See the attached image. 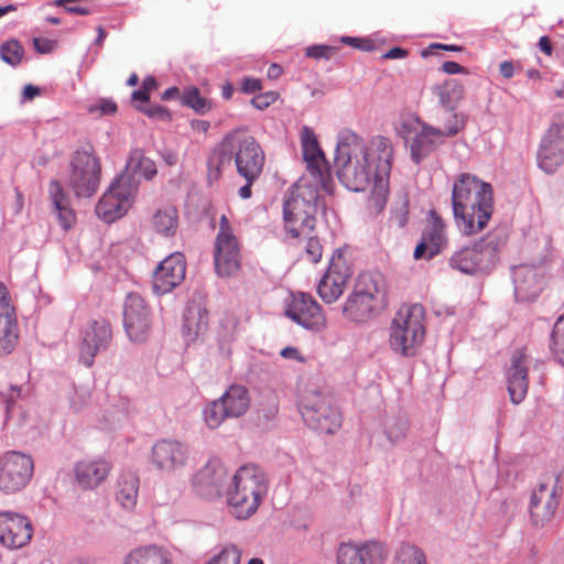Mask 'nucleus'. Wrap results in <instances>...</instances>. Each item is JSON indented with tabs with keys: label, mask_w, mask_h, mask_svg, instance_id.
<instances>
[{
	"label": "nucleus",
	"mask_w": 564,
	"mask_h": 564,
	"mask_svg": "<svg viewBox=\"0 0 564 564\" xmlns=\"http://www.w3.org/2000/svg\"><path fill=\"white\" fill-rule=\"evenodd\" d=\"M279 98V93L276 91H267V93H261V94H258L256 95L252 99H251V105L259 109V110H264L267 109L268 107H270L272 104H274Z\"/></svg>",
	"instance_id": "obj_50"
},
{
	"label": "nucleus",
	"mask_w": 564,
	"mask_h": 564,
	"mask_svg": "<svg viewBox=\"0 0 564 564\" xmlns=\"http://www.w3.org/2000/svg\"><path fill=\"white\" fill-rule=\"evenodd\" d=\"M127 170L140 173L147 180H151L158 173L154 161L145 156L141 149H134L131 151L127 163Z\"/></svg>",
	"instance_id": "obj_39"
},
{
	"label": "nucleus",
	"mask_w": 564,
	"mask_h": 564,
	"mask_svg": "<svg viewBox=\"0 0 564 564\" xmlns=\"http://www.w3.org/2000/svg\"><path fill=\"white\" fill-rule=\"evenodd\" d=\"M446 225L435 210L430 212V221L423 232V239L430 243V257H434L447 243Z\"/></svg>",
	"instance_id": "obj_33"
},
{
	"label": "nucleus",
	"mask_w": 564,
	"mask_h": 564,
	"mask_svg": "<svg viewBox=\"0 0 564 564\" xmlns=\"http://www.w3.org/2000/svg\"><path fill=\"white\" fill-rule=\"evenodd\" d=\"M111 469L112 465L106 458H85L76 463L74 474L77 485L84 490H90L99 487Z\"/></svg>",
	"instance_id": "obj_28"
},
{
	"label": "nucleus",
	"mask_w": 564,
	"mask_h": 564,
	"mask_svg": "<svg viewBox=\"0 0 564 564\" xmlns=\"http://www.w3.org/2000/svg\"><path fill=\"white\" fill-rule=\"evenodd\" d=\"M226 477V470L221 465L208 463L194 476L193 488L204 499H217L221 496Z\"/></svg>",
	"instance_id": "obj_29"
},
{
	"label": "nucleus",
	"mask_w": 564,
	"mask_h": 564,
	"mask_svg": "<svg viewBox=\"0 0 564 564\" xmlns=\"http://www.w3.org/2000/svg\"><path fill=\"white\" fill-rule=\"evenodd\" d=\"M221 152L235 159L237 172L245 180H257L264 164V154L257 140L245 129L228 133L221 142Z\"/></svg>",
	"instance_id": "obj_8"
},
{
	"label": "nucleus",
	"mask_w": 564,
	"mask_h": 564,
	"mask_svg": "<svg viewBox=\"0 0 564 564\" xmlns=\"http://www.w3.org/2000/svg\"><path fill=\"white\" fill-rule=\"evenodd\" d=\"M152 228L155 232L172 237L178 228V212L176 207L166 205L158 208L151 218Z\"/></svg>",
	"instance_id": "obj_34"
},
{
	"label": "nucleus",
	"mask_w": 564,
	"mask_h": 564,
	"mask_svg": "<svg viewBox=\"0 0 564 564\" xmlns=\"http://www.w3.org/2000/svg\"><path fill=\"white\" fill-rule=\"evenodd\" d=\"M90 400V391L85 388L76 389L75 395L72 398L70 405L75 411L85 408Z\"/></svg>",
	"instance_id": "obj_52"
},
{
	"label": "nucleus",
	"mask_w": 564,
	"mask_h": 564,
	"mask_svg": "<svg viewBox=\"0 0 564 564\" xmlns=\"http://www.w3.org/2000/svg\"><path fill=\"white\" fill-rule=\"evenodd\" d=\"M100 182V164L88 151H77L72 160L69 185L78 197L94 195Z\"/></svg>",
	"instance_id": "obj_15"
},
{
	"label": "nucleus",
	"mask_w": 564,
	"mask_h": 564,
	"mask_svg": "<svg viewBox=\"0 0 564 564\" xmlns=\"http://www.w3.org/2000/svg\"><path fill=\"white\" fill-rule=\"evenodd\" d=\"M425 254H427L429 259L432 258L430 257V243L422 238V241L416 246L414 250L413 257L416 260H419L423 258Z\"/></svg>",
	"instance_id": "obj_59"
},
{
	"label": "nucleus",
	"mask_w": 564,
	"mask_h": 564,
	"mask_svg": "<svg viewBox=\"0 0 564 564\" xmlns=\"http://www.w3.org/2000/svg\"><path fill=\"white\" fill-rule=\"evenodd\" d=\"M262 80L254 77H243L240 83V90L243 94H254L262 90Z\"/></svg>",
	"instance_id": "obj_54"
},
{
	"label": "nucleus",
	"mask_w": 564,
	"mask_h": 564,
	"mask_svg": "<svg viewBox=\"0 0 564 564\" xmlns=\"http://www.w3.org/2000/svg\"><path fill=\"white\" fill-rule=\"evenodd\" d=\"M138 109L152 119H156L163 122H170L172 120L171 112L165 107L160 105L142 106L138 107Z\"/></svg>",
	"instance_id": "obj_47"
},
{
	"label": "nucleus",
	"mask_w": 564,
	"mask_h": 564,
	"mask_svg": "<svg viewBox=\"0 0 564 564\" xmlns=\"http://www.w3.org/2000/svg\"><path fill=\"white\" fill-rule=\"evenodd\" d=\"M186 264L182 253L175 252L165 258L153 274V291L165 294L180 285L185 278Z\"/></svg>",
	"instance_id": "obj_27"
},
{
	"label": "nucleus",
	"mask_w": 564,
	"mask_h": 564,
	"mask_svg": "<svg viewBox=\"0 0 564 564\" xmlns=\"http://www.w3.org/2000/svg\"><path fill=\"white\" fill-rule=\"evenodd\" d=\"M392 156V143L388 138L377 135L365 143L356 133L347 132L336 147L337 177L354 192H364L372 186L370 202L380 212L389 193Z\"/></svg>",
	"instance_id": "obj_1"
},
{
	"label": "nucleus",
	"mask_w": 564,
	"mask_h": 564,
	"mask_svg": "<svg viewBox=\"0 0 564 564\" xmlns=\"http://www.w3.org/2000/svg\"><path fill=\"white\" fill-rule=\"evenodd\" d=\"M95 109L99 110L101 115H112L117 111V105L111 99H101Z\"/></svg>",
	"instance_id": "obj_56"
},
{
	"label": "nucleus",
	"mask_w": 564,
	"mask_h": 564,
	"mask_svg": "<svg viewBox=\"0 0 564 564\" xmlns=\"http://www.w3.org/2000/svg\"><path fill=\"white\" fill-rule=\"evenodd\" d=\"M23 54L24 50L17 40H9L0 46L1 59L11 66L19 65L22 61Z\"/></svg>",
	"instance_id": "obj_44"
},
{
	"label": "nucleus",
	"mask_w": 564,
	"mask_h": 564,
	"mask_svg": "<svg viewBox=\"0 0 564 564\" xmlns=\"http://www.w3.org/2000/svg\"><path fill=\"white\" fill-rule=\"evenodd\" d=\"M301 414L306 424L325 434H333L341 426V414L329 395L313 384L300 391Z\"/></svg>",
	"instance_id": "obj_7"
},
{
	"label": "nucleus",
	"mask_w": 564,
	"mask_h": 564,
	"mask_svg": "<svg viewBox=\"0 0 564 564\" xmlns=\"http://www.w3.org/2000/svg\"><path fill=\"white\" fill-rule=\"evenodd\" d=\"M406 56L408 51L401 47H392L383 55V57L388 59L404 58Z\"/></svg>",
	"instance_id": "obj_61"
},
{
	"label": "nucleus",
	"mask_w": 564,
	"mask_h": 564,
	"mask_svg": "<svg viewBox=\"0 0 564 564\" xmlns=\"http://www.w3.org/2000/svg\"><path fill=\"white\" fill-rule=\"evenodd\" d=\"M319 184L300 180L290 192L283 206V219L286 234L297 235L299 230L308 234L316 227V214L319 205Z\"/></svg>",
	"instance_id": "obj_4"
},
{
	"label": "nucleus",
	"mask_w": 564,
	"mask_h": 564,
	"mask_svg": "<svg viewBox=\"0 0 564 564\" xmlns=\"http://www.w3.org/2000/svg\"><path fill=\"white\" fill-rule=\"evenodd\" d=\"M76 2H89V0H55L56 7H64L65 11L72 14L88 15L94 12L93 8Z\"/></svg>",
	"instance_id": "obj_46"
},
{
	"label": "nucleus",
	"mask_w": 564,
	"mask_h": 564,
	"mask_svg": "<svg viewBox=\"0 0 564 564\" xmlns=\"http://www.w3.org/2000/svg\"><path fill=\"white\" fill-rule=\"evenodd\" d=\"M301 143L307 171L313 177L311 182L318 183L324 191L330 192L333 181L328 162L318 145L314 131L308 127H303L301 130Z\"/></svg>",
	"instance_id": "obj_16"
},
{
	"label": "nucleus",
	"mask_w": 564,
	"mask_h": 564,
	"mask_svg": "<svg viewBox=\"0 0 564 564\" xmlns=\"http://www.w3.org/2000/svg\"><path fill=\"white\" fill-rule=\"evenodd\" d=\"M158 87L156 80L154 77H147L142 82V86L140 89L134 90L132 93V99L135 101H143L147 102L150 99V95L153 90H155Z\"/></svg>",
	"instance_id": "obj_48"
},
{
	"label": "nucleus",
	"mask_w": 564,
	"mask_h": 564,
	"mask_svg": "<svg viewBox=\"0 0 564 564\" xmlns=\"http://www.w3.org/2000/svg\"><path fill=\"white\" fill-rule=\"evenodd\" d=\"M15 313L0 314V356L10 354L18 343Z\"/></svg>",
	"instance_id": "obj_38"
},
{
	"label": "nucleus",
	"mask_w": 564,
	"mask_h": 564,
	"mask_svg": "<svg viewBox=\"0 0 564 564\" xmlns=\"http://www.w3.org/2000/svg\"><path fill=\"white\" fill-rule=\"evenodd\" d=\"M9 313H15V308L7 285L0 281V314Z\"/></svg>",
	"instance_id": "obj_51"
},
{
	"label": "nucleus",
	"mask_w": 564,
	"mask_h": 564,
	"mask_svg": "<svg viewBox=\"0 0 564 564\" xmlns=\"http://www.w3.org/2000/svg\"><path fill=\"white\" fill-rule=\"evenodd\" d=\"M442 69L447 74H460L464 73L465 68L456 62L447 61L443 63Z\"/></svg>",
	"instance_id": "obj_60"
},
{
	"label": "nucleus",
	"mask_w": 564,
	"mask_h": 564,
	"mask_svg": "<svg viewBox=\"0 0 564 564\" xmlns=\"http://www.w3.org/2000/svg\"><path fill=\"white\" fill-rule=\"evenodd\" d=\"M267 492L268 482L262 469L253 464L241 466L226 491L230 513L239 520L249 519L258 511Z\"/></svg>",
	"instance_id": "obj_3"
},
{
	"label": "nucleus",
	"mask_w": 564,
	"mask_h": 564,
	"mask_svg": "<svg viewBox=\"0 0 564 564\" xmlns=\"http://www.w3.org/2000/svg\"><path fill=\"white\" fill-rule=\"evenodd\" d=\"M295 243L303 249L304 257L308 262L317 263L323 254V247L316 232V227H312L308 234L299 230L297 235L288 234Z\"/></svg>",
	"instance_id": "obj_37"
},
{
	"label": "nucleus",
	"mask_w": 564,
	"mask_h": 564,
	"mask_svg": "<svg viewBox=\"0 0 564 564\" xmlns=\"http://www.w3.org/2000/svg\"><path fill=\"white\" fill-rule=\"evenodd\" d=\"M388 551L377 541L341 543L336 552L337 564H384Z\"/></svg>",
	"instance_id": "obj_20"
},
{
	"label": "nucleus",
	"mask_w": 564,
	"mask_h": 564,
	"mask_svg": "<svg viewBox=\"0 0 564 564\" xmlns=\"http://www.w3.org/2000/svg\"><path fill=\"white\" fill-rule=\"evenodd\" d=\"M208 312L198 306L191 305L185 310L183 332L189 340H194L198 335L207 329Z\"/></svg>",
	"instance_id": "obj_35"
},
{
	"label": "nucleus",
	"mask_w": 564,
	"mask_h": 564,
	"mask_svg": "<svg viewBox=\"0 0 564 564\" xmlns=\"http://www.w3.org/2000/svg\"><path fill=\"white\" fill-rule=\"evenodd\" d=\"M139 479L128 473L120 475L117 481L116 499L124 509H133L137 505Z\"/></svg>",
	"instance_id": "obj_36"
},
{
	"label": "nucleus",
	"mask_w": 564,
	"mask_h": 564,
	"mask_svg": "<svg viewBox=\"0 0 564 564\" xmlns=\"http://www.w3.org/2000/svg\"><path fill=\"white\" fill-rule=\"evenodd\" d=\"M437 50L452 51V52H460L463 50V47L462 46H457V45H447V44H441V43H433V44L429 45L426 48H424L421 52V55L423 57H427L430 55L435 54Z\"/></svg>",
	"instance_id": "obj_55"
},
{
	"label": "nucleus",
	"mask_w": 564,
	"mask_h": 564,
	"mask_svg": "<svg viewBox=\"0 0 564 564\" xmlns=\"http://www.w3.org/2000/svg\"><path fill=\"white\" fill-rule=\"evenodd\" d=\"M499 68H500V74H501L505 78H507V79L511 78V77L513 76V74H514V66H513V64H512L511 62H509V61H505V62H502V63L500 64V67H499Z\"/></svg>",
	"instance_id": "obj_62"
},
{
	"label": "nucleus",
	"mask_w": 564,
	"mask_h": 564,
	"mask_svg": "<svg viewBox=\"0 0 564 564\" xmlns=\"http://www.w3.org/2000/svg\"><path fill=\"white\" fill-rule=\"evenodd\" d=\"M181 102L183 106L192 108L195 112L204 115L212 108V102L200 95L196 87H187L182 91Z\"/></svg>",
	"instance_id": "obj_41"
},
{
	"label": "nucleus",
	"mask_w": 564,
	"mask_h": 564,
	"mask_svg": "<svg viewBox=\"0 0 564 564\" xmlns=\"http://www.w3.org/2000/svg\"><path fill=\"white\" fill-rule=\"evenodd\" d=\"M550 348L555 359L564 365V313L554 323Z\"/></svg>",
	"instance_id": "obj_43"
},
{
	"label": "nucleus",
	"mask_w": 564,
	"mask_h": 564,
	"mask_svg": "<svg viewBox=\"0 0 564 564\" xmlns=\"http://www.w3.org/2000/svg\"><path fill=\"white\" fill-rule=\"evenodd\" d=\"M337 53V47L328 45H313L306 48V55L315 59H329Z\"/></svg>",
	"instance_id": "obj_49"
},
{
	"label": "nucleus",
	"mask_w": 564,
	"mask_h": 564,
	"mask_svg": "<svg viewBox=\"0 0 564 564\" xmlns=\"http://www.w3.org/2000/svg\"><path fill=\"white\" fill-rule=\"evenodd\" d=\"M241 552L234 545L225 547L215 555L207 564H240Z\"/></svg>",
	"instance_id": "obj_45"
},
{
	"label": "nucleus",
	"mask_w": 564,
	"mask_h": 564,
	"mask_svg": "<svg viewBox=\"0 0 564 564\" xmlns=\"http://www.w3.org/2000/svg\"><path fill=\"white\" fill-rule=\"evenodd\" d=\"M391 564H426V556L420 547L402 544L395 552Z\"/></svg>",
	"instance_id": "obj_42"
},
{
	"label": "nucleus",
	"mask_w": 564,
	"mask_h": 564,
	"mask_svg": "<svg viewBox=\"0 0 564 564\" xmlns=\"http://www.w3.org/2000/svg\"><path fill=\"white\" fill-rule=\"evenodd\" d=\"M425 311L421 304L402 305L395 313L389 343L393 351L402 356H413L424 340Z\"/></svg>",
	"instance_id": "obj_6"
},
{
	"label": "nucleus",
	"mask_w": 564,
	"mask_h": 564,
	"mask_svg": "<svg viewBox=\"0 0 564 564\" xmlns=\"http://www.w3.org/2000/svg\"><path fill=\"white\" fill-rule=\"evenodd\" d=\"M112 338L110 324L106 319L93 321L86 328L79 348V360L86 367L94 364L97 354L106 349Z\"/></svg>",
	"instance_id": "obj_26"
},
{
	"label": "nucleus",
	"mask_w": 564,
	"mask_h": 564,
	"mask_svg": "<svg viewBox=\"0 0 564 564\" xmlns=\"http://www.w3.org/2000/svg\"><path fill=\"white\" fill-rule=\"evenodd\" d=\"M121 564H173L171 553L159 545L138 546L124 555Z\"/></svg>",
	"instance_id": "obj_31"
},
{
	"label": "nucleus",
	"mask_w": 564,
	"mask_h": 564,
	"mask_svg": "<svg viewBox=\"0 0 564 564\" xmlns=\"http://www.w3.org/2000/svg\"><path fill=\"white\" fill-rule=\"evenodd\" d=\"M33 534L31 521L17 512L0 511V543L9 549L26 545Z\"/></svg>",
	"instance_id": "obj_23"
},
{
	"label": "nucleus",
	"mask_w": 564,
	"mask_h": 564,
	"mask_svg": "<svg viewBox=\"0 0 564 564\" xmlns=\"http://www.w3.org/2000/svg\"><path fill=\"white\" fill-rule=\"evenodd\" d=\"M516 296L521 301L535 299L543 289V278L538 270L528 265L517 267L513 271Z\"/></svg>",
	"instance_id": "obj_30"
},
{
	"label": "nucleus",
	"mask_w": 564,
	"mask_h": 564,
	"mask_svg": "<svg viewBox=\"0 0 564 564\" xmlns=\"http://www.w3.org/2000/svg\"><path fill=\"white\" fill-rule=\"evenodd\" d=\"M379 288L375 276L369 273L358 275L354 291L343 307L344 316L355 323L371 318L379 303Z\"/></svg>",
	"instance_id": "obj_12"
},
{
	"label": "nucleus",
	"mask_w": 564,
	"mask_h": 564,
	"mask_svg": "<svg viewBox=\"0 0 564 564\" xmlns=\"http://www.w3.org/2000/svg\"><path fill=\"white\" fill-rule=\"evenodd\" d=\"M124 328L133 341H143L151 329L150 311L142 296L137 293L128 294L123 312Z\"/></svg>",
	"instance_id": "obj_19"
},
{
	"label": "nucleus",
	"mask_w": 564,
	"mask_h": 564,
	"mask_svg": "<svg viewBox=\"0 0 564 564\" xmlns=\"http://www.w3.org/2000/svg\"><path fill=\"white\" fill-rule=\"evenodd\" d=\"M34 464L31 456L11 451L0 456V490L14 494L23 489L31 480Z\"/></svg>",
	"instance_id": "obj_14"
},
{
	"label": "nucleus",
	"mask_w": 564,
	"mask_h": 564,
	"mask_svg": "<svg viewBox=\"0 0 564 564\" xmlns=\"http://www.w3.org/2000/svg\"><path fill=\"white\" fill-rule=\"evenodd\" d=\"M151 463L159 470L174 474L188 465L189 452L178 441L160 440L152 446Z\"/></svg>",
	"instance_id": "obj_21"
},
{
	"label": "nucleus",
	"mask_w": 564,
	"mask_h": 564,
	"mask_svg": "<svg viewBox=\"0 0 564 564\" xmlns=\"http://www.w3.org/2000/svg\"><path fill=\"white\" fill-rule=\"evenodd\" d=\"M452 205L463 234L476 235L485 229L492 216V186L470 173H462L453 185Z\"/></svg>",
	"instance_id": "obj_2"
},
{
	"label": "nucleus",
	"mask_w": 564,
	"mask_h": 564,
	"mask_svg": "<svg viewBox=\"0 0 564 564\" xmlns=\"http://www.w3.org/2000/svg\"><path fill=\"white\" fill-rule=\"evenodd\" d=\"M564 162V126L553 124L542 139L538 164L545 173H553Z\"/></svg>",
	"instance_id": "obj_25"
},
{
	"label": "nucleus",
	"mask_w": 564,
	"mask_h": 564,
	"mask_svg": "<svg viewBox=\"0 0 564 564\" xmlns=\"http://www.w3.org/2000/svg\"><path fill=\"white\" fill-rule=\"evenodd\" d=\"M530 356L525 348H517L510 357V367L507 371V389L510 400L514 404L521 403L529 389Z\"/></svg>",
	"instance_id": "obj_24"
},
{
	"label": "nucleus",
	"mask_w": 564,
	"mask_h": 564,
	"mask_svg": "<svg viewBox=\"0 0 564 564\" xmlns=\"http://www.w3.org/2000/svg\"><path fill=\"white\" fill-rule=\"evenodd\" d=\"M281 356L286 358V359L297 360L300 362H304L305 361V358L301 355L299 349H296L294 347H285V348H283L281 350Z\"/></svg>",
	"instance_id": "obj_58"
},
{
	"label": "nucleus",
	"mask_w": 564,
	"mask_h": 564,
	"mask_svg": "<svg viewBox=\"0 0 564 564\" xmlns=\"http://www.w3.org/2000/svg\"><path fill=\"white\" fill-rule=\"evenodd\" d=\"M557 482L558 476H545L533 490L530 499V519L534 525L543 527L553 518L558 507Z\"/></svg>",
	"instance_id": "obj_17"
},
{
	"label": "nucleus",
	"mask_w": 564,
	"mask_h": 564,
	"mask_svg": "<svg viewBox=\"0 0 564 564\" xmlns=\"http://www.w3.org/2000/svg\"><path fill=\"white\" fill-rule=\"evenodd\" d=\"M138 187L133 175L120 174L96 205V214L105 223H113L132 206Z\"/></svg>",
	"instance_id": "obj_9"
},
{
	"label": "nucleus",
	"mask_w": 564,
	"mask_h": 564,
	"mask_svg": "<svg viewBox=\"0 0 564 564\" xmlns=\"http://www.w3.org/2000/svg\"><path fill=\"white\" fill-rule=\"evenodd\" d=\"M351 270L340 251L334 252L326 273L317 285V293L326 303L335 302L344 292Z\"/></svg>",
	"instance_id": "obj_18"
},
{
	"label": "nucleus",
	"mask_w": 564,
	"mask_h": 564,
	"mask_svg": "<svg viewBox=\"0 0 564 564\" xmlns=\"http://www.w3.org/2000/svg\"><path fill=\"white\" fill-rule=\"evenodd\" d=\"M48 195L62 228L64 230L70 229L76 223V215L70 207L69 198L64 193L63 186L58 181L50 182Z\"/></svg>",
	"instance_id": "obj_32"
},
{
	"label": "nucleus",
	"mask_w": 564,
	"mask_h": 564,
	"mask_svg": "<svg viewBox=\"0 0 564 564\" xmlns=\"http://www.w3.org/2000/svg\"><path fill=\"white\" fill-rule=\"evenodd\" d=\"M33 44L35 50L42 54L51 53L53 50V42L50 40L34 39Z\"/></svg>",
	"instance_id": "obj_57"
},
{
	"label": "nucleus",
	"mask_w": 564,
	"mask_h": 564,
	"mask_svg": "<svg viewBox=\"0 0 564 564\" xmlns=\"http://www.w3.org/2000/svg\"><path fill=\"white\" fill-rule=\"evenodd\" d=\"M286 315L299 325L313 332H319L326 327V317L322 307L311 295L304 293L292 296Z\"/></svg>",
	"instance_id": "obj_22"
},
{
	"label": "nucleus",
	"mask_w": 564,
	"mask_h": 564,
	"mask_svg": "<svg viewBox=\"0 0 564 564\" xmlns=\"http://www.w3.org/2000/svg\"><path fill=\"white\" fill-rule=\"evenodd\" d=\"M340 42L366 52H369L375 47L372 41L361 37L343 36Z\"/></svg>",
	"instance_id": "obj_53"
},
{
	"label": "nucleus",
	"mask_w": 564,
	"mask_h": 564,
	"mask_svg": "<svg viewBox=\"0 0 564 564\" xmlns=\"http://www.w3.org/2000/svg\"><path fill=\"white\" fill-rule=\"evenodd\" d=\"M505 243V237L489 234L471 247L455 252L449 259V264L465 274H475L485 269V263L490 262Z\"/></svg>",
	"instance_id": "obj_11"
},
{
	"label": "nucleus",
	"mask_w": 564,
	"mask_h": 564,
	"mask_svg": "<svg viewBox=\"0 0 564 564\" xmlns=\"http://www.w3.org/2000/svg\"><path fill=\"white\" fill-rule=\"evenodd\" d=\"M241 248L234 227L226 215H221L214 241V265L219 276L235 275L241 268Z\"/></svg>",
	"instance_id": "obj_10"
},
{
	"label": "nucleus",
	"mask_w": 564,
	"mask_h": 564,
	"mask_svg": "<svg viewBox=\"0 0 564 564\" xmlns=\"http://www.w3.org/2000/svg\"><path fill=\"white\" fill-rule=\"evenodd\" d=\"M250 404L248 390L243 386L232 384L216 401L204 410V419L208 427L217 429L226 419L243 415Z\"/></svg>",
	"instance_id": "obj_13"
},
{
	"label": "nucleus",
	"mask_w": 564,
	"mask_h": 564,
	"mask_svg": "<svg viewBox=\"0 0 564 564\" xmlns=\"http://www.w3.org/2000/svg\"><path fill=\"white\" fill-rule=\"evenodd\" d=\"M454 120L453 126L434 128L419 119L408 120L402 123L401 133L410 147L411 158L420 163L429 156L443 142L444 138L457 134L466 123V117L458 113H448Z\"/></svg>",
	"instance_id": "obj_5"
},
{
	"label": "nucleus",
	"mask_w": 564,
	"mask_h": 564,
	"mask_svg": "<svg viewBox=\"0 0 564 564\" xmlns=\"http://www.w3.org/2000/svg\"><path fill=\"white\" fill-rule=\"evenodd\" d=\"M191 127L197 132H206L209 129V122L206 120L195 119L191 121Z\"/></svg>",
	"instance_id": "obj_63"
},
{
	"label": "nucleus",
	"mask_w": 564,
	"mask_h": 564,
	"mask_svg": "<svg viewBox=\"0 0 564 564\" xmlns=\"http://www.w3.org/2000/svg\"><path fill=\"white\" fill-rule=\"evenodd\" d=\"M539 47L540 50L545 53L546 55H551L553 52L552 43L547 36H542L539 40Z\"/></svg>",
	"instance_id": "obj_64"
},
{
	"label": "nucleus",
	"mask_w": 564,
	"mask_h": 564,
	"mask_svg": "<svg viewBox=\"0 0 564 564\" xmlns=\"http://www.w3.org/2000/svg\"><path fill=\"white\" fill-rule=\"evenodd\" d=\"M434 93L437 95L440 102L445 110H453V107L463 98V87L456 80H446L435 86Z\"/></svg>",
	"instance_id": "obj_40"
}]
</instances>
